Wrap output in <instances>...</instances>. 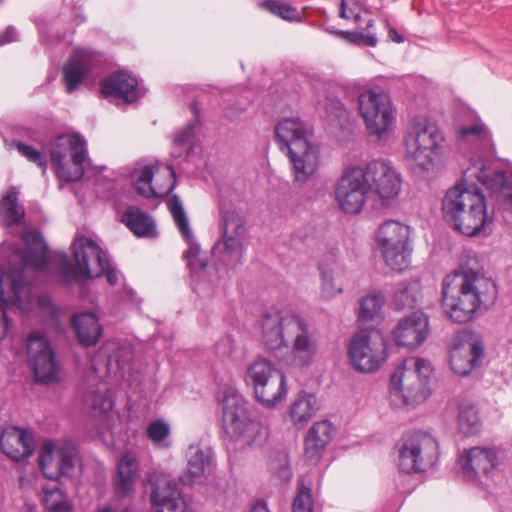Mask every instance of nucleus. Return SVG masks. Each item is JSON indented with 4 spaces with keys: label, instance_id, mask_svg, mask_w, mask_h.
Returning <instances> with one entry per match:
<instances>
[{
    "label": "nucleus",
    "instance_id": "24",
    "mask_svg": "<svg viewBox=\"0 0 512 512\" xmlns=\"http://www.w3.org/2000/svg\"><path fill=\"white\" fill-rule=\"evenodd\" d=\"M463 477L467 481H477L482 477L490 478L498 465L495 449L473 447L461 458Z\"/></svg>",
    "mask_w": 512,
    "mask_h": 512
},
{
    "label": "nucleus",
    "instance_id": "4",
    "mask_svg": "<svg viewBox=\"0 0 512 512\" xmlns=\"http://www.w3.org/2000/svg\"><path fill=\"white\" fill-rule=\"evenodd\" d=\"M275 141L282 152H286L293 175V194L303 204L315 199V192L306 191L305 186L317 171L320 151L308 140L307 130L299 118H286L275 127Z\"/></svg>",
    "mask_w": 512,
    "mask_h": 512
},
{
    "label": "nucleus",
    "instance_id": "48",
    "mask_svg": "<svg viewBox=\"0 0 512 512\" xmlns=\"http://www.w3.org/2000/svg\"><path fill=\"white\" fill-rule=\"evenodd\" d=\"M318 269L322 280V296L325 298H332L336 294L341 293L342 289L337 288L334 285L332 270L327 269L322 263L318 265Z\"/></svg>",
    "mask_w": 512,
    "mask_h": 512
},
{
    "label": "nucleus",
    "instance_id": "9",
    "mask_svg": "<svg viewBox=\"0 0 512 512\" xmlns=\"http://www.w3.org/2000/svg\"><path fill=\"white\" fill-rule=\"evenodd\" d=\"M399 445L398 466L407 474L426 472L439 459L438 442L427 432L404 435Z\"/></svg>",
    "mask_w": 512,
    "mask_h": 512
},
{
    "label": "nucleus",
    "instance_id": "10",
    "mask_svg": "<svg viewBox=\"0 0 512 512\" xmlns=\"http://www.w3.org/2000/svg\"><path fill=\"white\" fill-rule=\"evenodd\" d=\"M13 305L28 313L31 308V295L23 270L8 267L0 268V341L8 334L10 319L7 306Z\"/></svg>",
    "mask_w": 512,
    "mask_h": 512
},
{
    "label": "nucleus",
    "instance_id": "54",
    "mask_svg": "<svg viewBox=\"0 0 512 512\" xmlns=\"http://www.w3.org/2000/svg\"><path fill=\"white\" fill-rule=\"evenodd\" d=\"M410 380L409 372L404 373L401 369L395 370L390 376L389 389L391 394H401L402 387Z\"/></svg>",
    "mask_w": 512,
    "mask_h": 512
},
{
    "label": "nucleus",
    "instance_id": "30",
    "mask_svg": "<svg viewBox=\"0 0 512 512\" xmlns=\"http://www.w3.org/2000/svg\"><path fill=\"white\" fill-rule=\"evenodd\" d=\"M151 485V504L156 512H186L184 499L174 481L164 480L163 485L158 482Z\"/></svg>",
    "mask_w": 512,
    "mask_h": 512
},
{
    "label": "nucleus",
    "instance_id": "28",
    "mask_svg": "<svg viewBox=\"0 0 512 512\" xmlns=\"http://www.w3.org/2000/svg\"><path fill=\"white\" fill-rule=\"evenodd\" d=\"M295 334L291 346L293 362L296 366L306 367L310 365L316 355V342L312 340L308 323L298 314L293 325L292 335Z\"/></svg>",
    "mask_w": 512,
    "mask_h": 512
},
{
    "label": "nucleus",
    "instance_id": "5",
    "mask_svg": "<svg viewBox=\"0 0 512 512\" xmlns=\"http://www.w3.org/2000/svg\"><path fill=\"white\" fill-rule=\"evenodd\" d=\"M482 279L479 271L461 265L442 281L441 306L446 317L454 323L466 324L475 318L482 304L477 283Z\"/></svg>",
    "mask_w": 512,
    "mask_h": 512
},
{
    "label": "nucleus",
    "instance_id": "8",
    "mask_svg": "<svg viewBox=\"0 0 512 512\" xmlns=\"http://www.w3.org/2000/svg\"><path fill=\"white\" fill-rule=\"evenodd\" d=\"M245 383L253 390L257 402L265 408H275L287 396V378L282 369L270 360L258 356L247 367Z\"/></svg>",
    "mask_w": 512,
    "mask_h": 512
},
{
    "label": "nucleus",
    "instance_id": "18",
    "mask_svg": "<svg viewBox=\"0 0 512 512\" xmlns=\"http://www.w3.org/2000/svg\"><path fill=\"white\" fill-rule=\"evenodd\" d=\"M430 332L428 315L417 310L400 318L392 329L391 336L398 348L414 351L424 344Z\"/></svg>",
    "mask_w": 512,
    "mask_h": 512
},
{
    "label": "nucleus",
    "instance_id": "64",
    "mask_svg": "<svg viewBox=\"0 0 512 512\" xmlns=\"http://www.w3.org/2000/svg\"><path fill=\"white\" fill-rule=\"evenodd\" d=\"M339 17L342 19H350V16L347 12V4L345 0H341L339 5Z\"/></svg>",
    "mask_w": 512,
    "mask_h": 512
},
{
    "label": "nucleus",
    "instance_id": "57",
    "mask_svg": "<svg viewBox=\"0 0 512 512\" xmlns=\"http://www.w3.org/2000/svg\"><path fill=\"white\" fill-rule=\"evenodd\" d=\"M18 39V34L13 27H8L3 35H0V46Z\"/></svg>",
    "mask_w": 512,
    "mask_h": 512
},
{
    "label": "nucleus",
    "instance_id": "13",
    "mask_svg": "<svg viewBox=\"0 0 512 512\" xmlns=\"http://www.w3.org/2000/svg\"><path fill=\"white\" fill-rule=\"evenodd\" d=\"M365 175L363 167L355 166L346 169L338 179L334 194L343 213L357 215L362 211L371 193V186Z\"/></svg>",
    "mask_w": 512,
    "mask_h": 512
},
{
    "label": "nucleus",
    "instance_id": "40",
    "mask_svg": "<svg viewBox=\"0 0 512 512\" xmlns=\"http://www.w3.org/2000/svg\"><path fill=\"white\" fill-rule=\"evenodd\" d=\"M410 379L412 381H407L402 387L401 396L405 405L416 406L427 400L431 395V388L424 380Z\"/></svg>",
    "mask_w": 512,
    "mask_h": 512
},
{
    "label": "nucleus",
    "instance_id": "25",
    "mask_svg": "<svg viewBox=\"0 0 512 512\" xmlns=\"http://www.w3.org/2000/svg\"><path fill=\"white\" fill-rule=\"evenodd\" d=\"M0 447L5 455L14 461L29 458L35 448L33 434L27 430L9 427L0 436Z\"/></svg>",
    "mask_w": 512,
    "mask_h": 512
},
{
    "label": "nucleus",
    "instance_id": "53",
    "mask_svg": "<svg viewBox=\"0 0 512 512\" xmlns=\"http://www.w3.org/2000/svg\"><path fill=\"white\" fill-rule=\"evenodd\" d=\"M197 127H199L197 122H188L181 130L176 133L173 139V144L179 147L187 145L194 136Z\"/></svg>",
    "mask_w": 512,
    "mask_h": 512
},
{
    "label": "nucleus",
    "instance_id": "39",
    "mask_svg": "<svg viewBox=\"0 0 512 512\" xmlns=\"http://www.w3.org/2000/svg\"><path fill=\"white\" fill-rule=\"evenodd\" d=\"M88 75L87 69L72 53L66 60V93L73 94L80 91Z\"/></svg>",
    "mask_w": 512,
    "mask_h": 512
},
{
    "label": "nucleus",
    "instance_id": "59",
    "mask_svg": "<svg viewBox=\"0 0 512 512\" xmlns=\"http://www.w3.org/2000/svg\"><path fill=\"white\" fill-rule=\"evenodd\" d=\"M71 21L75 26H78L86 21V17L81 11V7L73 6Z\"/></svg>",
    "mask_w": 512,
    "mask_h": 512
},
{
    "label": "nucleus",
    "instance_id": "35",
    "mask_svg": "<svg viewBox=\"0 0 512 512\" xmlns=\"http://www.w3.org/2000/svg\"><path fill=\"white\" fill-rule=\"evenodd\" d=\"M244 232V223L236 219L233 212L225 214L222 221L223 250L228 255L237 253L242 248L241 234Z\"/></svg>",
    "mask_w": 512,
    "mask_h": 512
},
{
    "label": "nucleus",
    "instance_id": "19",
    "mask_svg": "<svg viewBox=\"0 0 512 512\" xmlns=\"http://www.w3.org/2000/svg\"><path fill=\"white\" fill-rule=\"evenodd\" d=\"M99 92L102 98L115 104H133L143 96L137 77L125 69L115 70L103 78Z\"/></svg>",
    "mask_w": 512,
    "mask_h": 512
},
{
    "label": "nucleus",
    "instance_id": "61",
    "mask_svg": "<svg viewBox=\"0 0 512 512\" xmlns=\"http://www.w3.org/2000/svg\"><path fill=\"white\" fill-rule=\"evenodd\" d=\"M190 110L194 115V118L190 120L189 122H197V125L200 126L201 119H200V104L198 101L194 100L190 104Z\"/></svg>",
    "mask_w": 512,
    "mask_h": 512
},
{
    "label": "nucleus",
    "instance_id": "2",
    "mask_svg": "<svg viewBox=\"0 0 512 512\" xmlns=\"http://www.w3.org/2000/svg\"><path fill=\"white\" fill-rule=\"evenodd\" d=\"M19 191L10 187L0 199V223L9 229L11 235L19 234L23 248L14 240L5 239L1 245L3 254L10 261L9 267L23 270L32 267L39 271L49 269V254L46 243L36 231L25 230V210L18 202Z\"/></svg>",
    "mask_w": 512,
    "mask_h": 512
},
{
    "label": "nucleus",
    "instance_id": "12",
    "mask_svg": "<svg viewBox=\"0 0 512 512\" xmlns=\"http://www.w3.org/2000/svg\"><path fill=\"white\" fill-rule=\"evenodd\" d=\"M485 358V343L482 337L472 331L463 330L453 338L448 349V363L451 370L461 376H469L480 368Z\"/></svg>",
    "mask_w": 512,
    "mask_h": 512
},
{
    "label": "nucleus",
    "instance_id": "15",
    "mask_svg": "<svg viewBox=\"0 0 512 512\" xmlns=\"http://www.w3.org/2000/svg\"><path fill=\"white\" fill-rule=\"evenodd\" d=\"M168 208L177 228L188 244V248L182 254V259L186 262L190 276L199 282L207 274L208 261L200 257V245L193 236L188 217L178 195L175 194L170 198Z\"/></svg>",
    "mask_w": 512,
    "mask_h": 512
},
{
    "label": "nucleus",
    "instance_id": "49",
    "mask_svg": "<svg viewBox=\"0 0 512 512\" xmlns=\"http://www.w3.org/2000/svg\"><path fill=\"white\" fill-rule=\"evenodd\" d=\"M15 146L23 157H25L28 161L37 164L42 168L43 172L46 171L47 163L41 151L19 141L15 142Z\"/></svg>",
    "mask_w": 512,
    "mask_h": 512
},
{
    "label": "nucleus",
    "instance_id": "22",
    "mask_svg": "<svg viewBox=\"0 0 512 512\" xmlns=\"http://www.w3.org/2000/svg\"><path fill=\"white\" fill-rule=\"evenodd\" d=\"M444 141L438 127L426 123L416 129L415 135L406 140L407 151L422 171H429L433 166V154Z\"/></svg>",
    "mask_w": 512,
    "mask_h": 512
},
{
    "label": "nucleus",
    "instance_id": "60",
    "mask_svg": "<svg viewBox=\"0 0 512 512\" xmlns=\"http://www.w3.org/2000/svg\"><path fill=\"white\" fill-rule=\"evenodd\" d=\"M37 304L40 309L49 311L52 315H54V307L51 299L48 296H40L37 299Z\"/></svg>",
    "mask_w": 512,
    "mask_h": 512
},
{
    "label": "nucleus",
    "instance_id": "58",
    "mask_svg": "<svg viewBox=\"0 0 512 512\" xmlns=\"http://www.w3.org/2000/svg\"><path fill=\"white\" fill-rule=\"evenodd\" d=\"M242 112L243 109L236 105H230L224 108V116L231 121L238 118Z\"/></svg>",
    "mask_w": 512,
    "mask_h": 512
},
{
    "label": "nucleus",
    "instance_id": "3",
    "mask_svg": "<svg viewBox=\"0 0 512 512\" xmlns=\"http://www.w3.org/2000/svg\"><path fill=\"white\" fill-rule=\"evenodd\" d=\"M471 176V170L465 169L460 180L447 190L442 199L443 218L454 231L466 237L488 236L491 231L487 229L493 218L488 217L482 189L476 182L469 181Z\"/></svg>",
    "mask_w": 512,
    "mask_h": 512
},
{
    "label": "nucleus",
    "instance_id": "29",
    "mask_svg": "<svg viewBox=\"0 0 512 512\" xmlns=\"http://www.w3.org/2000/svg\"><path fill=\"white\" fill-rule=\"evenodd\" d=\"M467 169H470L472 173L469 181H473L472 178H475L490 192L491 195H495L500 198L504 194L511 193L512 179L508 176L506 171H496L491 166L483 162L479 167L474 165Z\"/></svg>",
    "mask_w": 512,
    "mask_h": 512
},
{
    "label": "nucleus",
    "instance_id": "17",
    "mask_svg": "<svg viewBox=\"0 0 512 512\" xmlns=\"http://www.w3.org/2000/svg\"><path fill=\"white\" fill-rule=\"evenodd\" d=\"M298 314L290 310H273L262 315L261 336L264 346L272 353L288 348L287 337L292 336Z\"/></svg>",
    "mask_w": 512,
    "mask_h": 512
},
{
    "label": "nucleus",
    "instance_id": "37",
    "mask_svg": "<svg viewBox=\"0 0 512 512\" xmlns=\"http://www.w3.org/2000/svg\"><path fill=\"white\" fill-rule=\"evenodd\" d=\"M420 295L421 285L418 280L399 283L393 294V307L398 311L414 309L418 305Z\"/></svg>",
    "mask_w": 512,
    "mask_h": 512
},
{
    "label": "nucleus",
    "instance_id": "55",
    "mask_svg": "<svg viewBox=\"0 0 512 512\" xmlns=\"http://www.w3.org/2000/svg\"><path fill=\"white\" fill-rule=\"evenodd\" d=\"M431 373H432V368H431L430 364L422 358H418L415 361L414 371H409L410 378H413L416 380H424L428 384H429V377H430Z\"/></svg>",
    "mask_w": 512,
    "mask_h": 512
},
{
    "label": "nucleus",
    "instance_id": "20",
    "mask_svg": "<svg viewBox=\"0 0 512 512\" xmlns=\"http://www.w3.org/2000/svg\"><path fill=\"white\" fill-rule=\"evenodd\" d=\"M363 168L371 186V193L377 195L383 204H388L390 200L398 197L402 187V177L388 162L373 160Z\"/></svg>",
    "mask_w": 512,
    "mask_h": 512
},
{
    "label": "nucleus",
    "instance_id": "21",
    "mask_svg": "<svg viewBox=\"0 0 512 512\" xmlns=\"http://www.w3.org/2000/svg\"><path fill=\"white\" fill-rule=\"evenodd\" d=\"M27 363L36 381L49 383L56 379L57 364L48 341L38 333L27 338Z\"/></svg>",
    "mask_w": 512,
    "mask_h": 512
},
{
    "label": "nucleus",
    "instance_id": "31",
    "mask_svg": "<svg viewBox=\"0 0 512 512\" xmlns=\"http://www.w3.org/2000/svg\"><path fill=\"white\" fill-rule=\"evenodd\" d=\"M139 461L132 452H125L117 464V478L114 490L118 498H128L135 493V483Z\"/></svg>",
    "mask_w": 512,
    "mask_h": 512
},
{
    "label": "nucleus",
    "instance_id": "62",
    "mask_svg": "<svg viewBox=\"0 0 512 512\" xmlns=\"http://www.w3.org/2000/svg\"><path fill=\"white\" fill-rule=\"evenodd\" d=\"M387 26H388V37L391 41L395 42V43H402L404 42V37L398 33V31L391 25H389V23H387Z\"/></svg>",
    "mask_w": 512,
    "mask_h": 512
},
{
    "label": "nucleus",
    "instance_id": "33",
    "mask_svg": "<svg viewBox=\"0 0 512 512\" xmlns=\"http://www.w3.org/2000/svg\"><path fill=\"white\" fill-rule=\"evenodd\" d=\"M317 410L318 407L315 395L302 390L291 403L288 413L293 424L297 428H303L315 415Z\"/></svg>",
    "mask_w": 512,
    "mask_h": 512
},
{
    "label": "nucleus",
    "instance_id": "52",
    "mask_svg": "<svg viewBox=\"0 0 512 512\" xmlns=\"http://www.w3.org/2000/svg\"><path fill=\"white\" fill-rule=\"evenodd\" d=\"M170 434V426L162 420L152 421L147 428V435L150 440L159 443L167 438Z\"/></svg>",
    "mask_w": 512,
    "mask_h": 512
},
{
    "label": "nucleus",
    "instance_id": "7",
    "mask_svg": "<svg viewBox=\"0 0 512 512\" xmlns=\"http://www.w3.org/2000/svg\"><path fill=\"white\" fill-rule=\"evenodd\" d=\"M221 422L224 437L241 450L261 447L268 438V429L250 417L243 400L234 393L222 399Z\"/></svg>",
    "mask_w": 512,
    "mask_h": 512
},
{
    "label": "nucleus",
    "instance_id": "56",
    "mask_svg": "<svg viewBox=\"0 0 512 512\" xmlns=\"http://www.w3.org/2000/svg\"><path fill=\"white\" fill-rule=\"evenodd\" d=\"M88 281L89 280H85L83 282H75V284H78L79 285V297L82 301H86V302H89V303H93L94 302V298L95 296L91 293V290L88 286ZM72 284H74V282H70L67 286H66V289L71 286Z\"/></svg>",
    "mask_w": 512,
    "mask_h": 512
},
{
    "label": "nucleus",
    "instance_id": "47",
    "mask_svg": "<svg viewBox=\"0 0 512 512\" xmlns=\"http://www.w3.org/2000/svg\"><path fill=\"white\" fill-rule=\"evenodd\" d=\"M459 136L463 140H467L473 136L481 139L482 144H489L493 151H495V145L492 140V134L484 123L475 124L472 126H462L459 129Z\"/></svg>",
    "mask_w": 512,
    "mask_h": 512
},
{
    "label": "nucleus",
    "instance_id": "43",
    "mask_svg": "<svg viewBox=\"0 0 512 512\" xmlns=\"http://www.w3.org/2000/svg\"><path fill=\"white\" fill-rule=\"evenodd\" d=\"M46 152L50 156L51 163L55 169V173L59 178V187L62 188V177L64 174L63 154H64V138L58 135L51 140L45 147Z\"/></svg>",
    "mask_w": 512,
    "mask_h": 512
},
{
    "label": "nucleus",
    "instance_id": "63",
    "mask_svg": "<svg viewBox=\"0 0 512 512\" xmlns=\"http://www.w3.org/2000/svg\"><path fill=\"white\" fill-rule=\"evenodd\" d=\"M249 512H270L264 500L257 501Z\"/></svg>",
    "mask_w": 512,
    "mask_h": 512
},
{
    "label": "nucleus",
    "instance_id": "1",
    "mask_svg": "<svg viewBox=\"0 0 512 512\" xmlns=\"http://www.w3.org/2000/svg\"><path fill=\"white\" fill-rule=\"evenodd\" d=\"M386 297L372 290L360 297L355 309L358 331L348 345V356L355 370L370 373L378 370L387 358V344L377 326L384 320Z\"/></svg>",
    "mask_w": 512,
    "mask_h": 512
},
{
    "label": "nucleus",
    "instance_id": "45",
    "mask_svg": "<svg viewBox=\"0 0 512 512\" xmlns=\"http://www.w3.org/2000/svg\"><path fill=\"white\" fill-rule=\"evenodd\" d=\"M85 403L95 415H106L113 408V400L106 393L99 391L88 394Z\"/></svg>",
    "mask_w": 512,
    "mask_h": 512
},
{
    "label": "nucleus",
    "instance_id": "6",
    "mask_svg": "<svg viewBox=\"0 0 512 512\" xmlns=\"http://www.w3.org/2000/svg\"><path fill=\"white\" fill-rule=\"evenodd\" d=\"M66 253V286L70 282L95 280L103 276L110 286L118 283V271L105 251L95 240L77 232Z\"/></svg>",
    "mask_w": 512,
    "mask_h": 512
},
{
    "label": "nucleus",
    "instance_id": "16",
    "mask_svg": "<svg viewBox=\"0 0 512 512\" xmlns=\"http://www.w3.org/2000/svg\"><path fill=\"white\" fill-rule=\"evenodd\" d=\"M358 108L370 135L380 138L387 132L393 115L384 93L372 89L363 91L358 96Z\"/></svg>",
    "mask_w": 512,
    "mask_h": 512
},
{
    "label": "nucleus",
    "instance_id": "41",
    "mask_svg": "<svg viewBox=\"0 0 512 512\" xmlns=\"http://www.w3.org/2000/svg\"><path fill=\"white\" fill-rule=\"evenodd\" d=\"M258 6L288 22H301L303 19V14L297 7L281 0H263Z\"/></svg>",
    "mask_w": 512,
    "mask_h": 512
},
{
    "label": "nucleus",
    "instance_id": "27",
    "mask_svg": "<svg viewBox=\"0 0 512 512\" xmlns=\"http://www.w3.org/2000/svg\"><path fill=\"white\" fill-rule=\"evenodd\" d=\"M71 326L79 346L95 347L103 336L104 329L98 315L93 311H81L71 317Z\"/></svg>",
    "mask_w": 512,
    "mask_h": 512
},
{
    "label": "nucleus",
    "instance_id": "32",
    "mask_svg": "<svg viewBox=\"0 0 512 512\" xmlns=\"http://www.w3.org/2000/svg\"><path fill=\"white\" fill-rule=\"evenodd\" d=\"M120 221L138 238L158 237L154 218L138 206L128 207Z\"/></svg>",
    "mask_w": 512,
    "mask_h": 512
},
{
    "label": "nucleus",
    "instance_id": "44",
    "mask_svg": "<svg viewBox=\"0 0 512 512\" xmlns=\"http://www.w3.org/2000/svg\"><path fill=\"white\" fill-rule=\"evenodd\" d=\"M292 512H313L312 489L301 480L297 483L296 496L292 502Z\"/></svg>",
    "mask_w": 512,
    "mask_h": 512
},
{
    "label": "nucleus",
    "instance_id": "50",
    "mask_svg": "<svg viewBox=\"0 0 512 512\" xmlns=\"http://www.w3.org/2000/svg\"><path fill=\"white\" fill-rule=\"evenodd\" d=\"M76 468L79 473H82L83 465L81 457L73 443L66 439V478L71 477L72 474L70 471Z\"/></svg>",
    "mask_w": 512,
    "mask_h": 512
},
{
    "label": "nucleus",
    "instance_id": "46",
    "mask_svg": "<svg viewBox=\"0 0 512 512\" xmlns=\"http://www.w3.org/2000/svg\"><path fill=\"white\" fill-rule=\"evenodd\" d=\"M153 177L154 169L152 165H146L139 171L136 179V189L140 195L147 198L159 196L152 187Z\"/></svg>",
    "mask_w": 512,
    "mask_h": 512
},
{
    "label": "nucleus",
    "instance_id": "42",
    "mask_svg": "<svg viewBox=\"0 0 512 512\" xmlns=\"http://www.w3.org/2000/svg\"><path fill=\"white\" fill-rule=\"evenodd\" d=\"M73 55L87 69L89 74L103 69L108 63L104 53L91 49L75 48Z\"/></svg>",
    "mask_w": 512,
    "mask_h": 512
},
{
    "label": "nucleus",
    "instance_id": "11",
    "mask_svg": "<svg viewBox=\"0 0 512 512\" xmlns=\"http://www.w3.org/2000/svg\"><path fill=\"white\" fill-rule=\"evenodd\" d=\"M43 475L52 483L43 488V504L47 512H64V493L59 480L63 473L64 451L53 441L43 442L38 457Z\"/></svg>",
    "mask_w": 512,
    "mask_h": 512
},
{
    "label": "nucleus",
    "instance_id": "14",
    "mask_svg": "<svg viewBox=\"0 0 512 512\" xmlns=\"http://www.w3.org/2000/svg\"><path fill=\"white\" fill-rule=\"evenodd\" d=\"M376 240L385 263L394 271L408 266L409 226L396 220L385 221L378 229Z\"/></svg>",
    "mask_w": 512,
    "mask_h": 512
},
{
    "label": "nucleus",
    "instance_id": "26",
    "mask_svg": "<svg viewBox=\"0 0 512 512\" xmlns=\"http://www.w3.org/2000/svg\"><path fill=\"white\" fill-rule=\"evenodd\" d=\"M335 427L329 420L315 422L304 439V455L306 461L317 464L327 445L332 441Z\"/></svg>",
    "mask_w": 512,
    "mask_h": 512
},
{
    "label": "nucleus",
    "instance_id": "38",
    "mask_svg": "<svg viewBox=\"0 0 512 512\" xmlns=\"http://www.w3.org/2000/svg\"><path fill=\"white\" fill-rule=\"evenodd\" d=\"M211 464V456L203 450H197L188 460L186 472L179 477L184 486H191L203 477V474Z\"/></svg>",
    "mask_w": 512,
    "mask_h": 512
},
{
    "label": "nucleus",
    "instance_id": "23",
    "mask_svg": "<svg viewBox=\"0 0 512 512\" xmlns=\"http://www.w3.org/2000/svg\"><path fill=\"white\" fill-rule=\"evenodd\" d=\"M66 183L78 182L83 179L85 172L92 168L88 143L85 137L76 131H66Z\"/></svg>",
    "mask_w": 512,
    "mask_h": 512
},
{
    "label": "nucleus",
    "instance_id": "51",
    "mask_svg": "<svg viewBox=\"0 0 512 512\" xmlns=\"http://www.w3.org/2000/svg\"><path fill=\"white\" fill-rule=\"evenodd\" d=\"M324 110L332 121L347 119L349 114L345 105L337 98H328Z\"/></svg>",
    "mask_w": 512,
    "mask_h": 512
},
{
    "label": "nucleus",
    "instance_id": "36",
    "mask_svg": "<svg viewBox=\"0 0 512 512\" xmlns=\"http://www.w3.org/2000/svg\"><path fill=\"white\" fill-rule=\"evenodd\" d=\"M374 26V20L369 19L366 22V25L361 30H355V31H346V30H339L336 29L334 26H326L325 24L322 25V29L327 32L328 34H331L333 36H336L345 42L357 46H366V47H375L378 43V39L375 35V33H371L370 30Z\"/></svg>",
    "mask_w": 512,
    "mask_h": 512
},
{
    "label": "nucleus",
    "instance_id": "34",
    "mask_svg": "<svg viewBox=\"0 0 512 512\" xmlns=\"http://www.w3.org/2000/svg\"><path fill=\"white\" fill-rule=\"evenodd\" d=\"M457 426L464 437L478 435L483 427L478 407L470 401L458 404Z\"/></svg>",
    "mask_w": 512,
    "mask_h": 512
}]
</instances>
